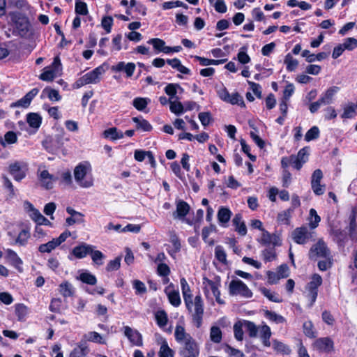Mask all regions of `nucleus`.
Listing matches in <instances>:
<instances>
[{"instance_id": "1", "label": "nucleus", "mask_w": 357, "mask_h": 357, "mask_svg": "<svg viewBox=\"0 0 357 357\" xmlns=\"http://www.w3.org/2000/svg\"><path fill=\"white\" fill-rule=\"evenodd\" d=\"M243 324H244V328L251 338L257 337L258 333H259L263 344L267 347L271 346V331L268 326L264 324L257 326L254 322L248 320H243Z\"/></svg>"}, {"instance_id": "2", "label": "nucleus", "mask_w": 357, "mask_h": 357, "mask_svg": "<svg viewBox=\"0 0 357 357\" xmlns=\"http://www.w3.org/2000/svg\"><path fill=\"white\" fill-rule=\"evenodd\" d=\"M74 176L75 181L82 188H89L93 185L91 166L88 162L80 163L75 167Z\"/></svg>"}, {"instance_id": "3", "label": "nucleus", "mask_w": 357, "mask_h": 357, "mask_svg": "<svg viewBox=\"0 0 357 357\" xmlns=\"http://www.w3.org/2000/svg\"><path fill=\"white\" fill-rule=\"evenodd\" d=\"M188 310L192 314V318L195 326L199 328L202 324L204 314V302L200 295L190 298L189 305H185Z\"/></svg>"}, {"instance_id": "4", "label": "nucleus", "mask_w": 357, "mask_h": 357, "mask_svg": "<svg viewBox=\"0 0 357 357\" xmlns=\"http://www.w3.org/2000/svg\"><path fill=\"white\" fill-rule=\"evenodd\" d=\"M105 73L103 66H100L79 78L73 84V89H79L89 84H97L100 81L101 76Z\"/></svg>"}, {"instance_id": "5", "label": "nucleus", "mask_w": 357, "mask_h": 357, "mask_svg": "<svg viewBox=\"0 0 357 357\" xmlns=\"http://www.w3.org/2000/svg\"><path fill=\"white\" fill-rule=\"evenodd\" d=\"M62 72V65L59 57H54L53 62L45 67L39 78L43 81L52 82L55 77L60 76Z\"/></svg>"}, {"instance_id": "6", "label": "nucleus", "mask_w": 357, "mask_h": 357, "mask_svg": "<svg viewBox=\"0 0 357 357\" xmlns=\"http://www.w3.org/2000/svg\"><path fill=\"white\" fill-rule=\"evenodd\" d=\"M204 291L206 298L210 296L211 292L213 296L215 298L216 301L220 304H223L224 301L220 298V291L219 288L220 287V281L217 279L211 280L207 278H203Z\"/></svg>"}, {"instance_id": "7", "label": "nucleus", "mask_w": 357, "mask_h": 357, "mask_svg": "<svg viewBox=\"0 0 357 357\" xmlns=\"http://www.w3.org/2000/svg\"><path fill=\"white\" fill-rule=\"evenodd\" d=\"M229 291L233 296L239 295L245 298H250L252 296L251 290L239 279H234L230 282Z\"/></svg>"}, {"instance_id": "8", "label": "nucleus", "mask_w": 357, "mask_h": 357, "mask_svg": "<svg viewBox=\"0 0 357 357\" xmlns=\"http://www.w3.org/2000/svg\"><path fill=\"white\" fill-rule=\"evenodd\" d=\"M8 171L15 181H20L26 175L28 165L24 162L16 161L9 165Z\"/></svg>"}, {"instance_id": "9", "label": "nucleus", "mask_w": 357, "mask_h": 357, "mask_svg": "<svg viewBox=\"0 0 357 357\" xmlns=\"http://www.w3.org/2000/svg\"><path fill=\"white\" fill-rule=\"evenodd\" d=\"M124 335L128 338L130 344L135 346L141 347L143 344V338L142 334L136 329L128 326L122 328Z\"/></svg>"}, {"instance_id": "10", "label": "nucleus", "mask_w": 357, "mask_h": 357, "mask_svg": "<svg viewBox=\"0 0 357 357\" xmlns=\"http://www.w3.org/2000/svg\"><path fill=\"white\" fill-rule=\"evenodd\" d=\"M258 242L264 245H273L280 246L282 245V240L278 234H271L268 231L263 230L260 238L257 240Z\"/></svg>"}, {"instance_id": "11", "label": "nucleus", "mask_w": 357, "mask_h": 357, "mask_svg": "<svg viewBox=\"0 0 357 357\" xmlns=\"http://www.w3.org/2000/svg\"><path fill=\"white\" fill-rule=\"evenodd\" d=\"M322 283V278L318 274H314L312 277L311 281L307 285L308 296L310 298V306H312L316 301L317 297V288Z\"/></svg>"}, {"instance_id": "12", "label": "nucleus", "mask_w": 357, "mask_h": 357, "mask_svg": "<svg viewBox=\"0 0 357 357\" xmlns=\"http://www.w3.org/2000/svg\"><path fill=\"white\" fill-rule=\"evenodd\" d=\"M331 255L325 243L320 240L314 244L310 250V257L311 259H317L318 257H327Z\"/></svg>"}, {"instance_id": "13", "label": "nucleus", "mask_w": 357, "mask_h": 357, "mask_svg": "<svg viewBox=\"0 0 357 357\" xmlns=\"http://www.w3.org/2000/svg\"><path fill=\"white\" fill-rule=\"evenodd\" d=\"M312 237V233L306 227H298L292 232V238L298 244L306 243Z\"/></svg>"}, {"instance_id": "14", "label": "nucleus", "mask_w": 357, "mask_h": 357, "mask_svg": "<svg viewBox=\"0 0 357 357\" xmlns=\"http://www.w3.org/2000/svg\"><path fill=\"white\" fill-rule=\"evenodd\" d=\"M179 354L181 357H199V345L195 340L188 342L183 345V347L180 350Z\"/></svg>"}, {"instance_id": "15", "label": "nucleus", "mask_w": 357, "mask_h": 357, "mask_svg": "<svg viewBox=\"0 0 357 357\" xmlns=\"http://www.w3.org/2000/svg\"><path fill=\"white\" fill-rule=\"evenodd\" d=\"M174 337L178 343L182 344L183 345L195 340L190 334L185 331L184 326L179 324L176 326Z\"/></svg>"}, {"instance_id": "16", "label": "nucleus", "mask_w": 357, "mask_h": 357, "mask_svg": "<svg viewBox=\"0 0 357 357\" xmlns=\"http://www.w3.org/2000/svg\"><path fill=\"white\" fill-rule=\"evenodd\" d=\"M165 293L166 294L171 305L174 307H178L181 305V299L179 291L178 289H175L172 284H170L165 289Z\"/></svg>"}, {"instance_id": "17", "label": "nucleus", "mask_w": 357, "mask_h": 357, "mask_svg": "<svg viewBox=\"0 0 357 357\" xmlns=\"http://www.w3.org/2000/svg\"><path fill=\"white\" fill-rule=\"evenodd\" d=\"M37 88L31 89L23 98L11 104L12 107L26 108L29 106L33 98L38 93Z\"/></svg>"}, {"instance_id": "18", "label": "nucleus", "mask_w": 357, "mask_h": 357, "mask_svg": "<svg viewBox=\"0 0 357 357\" xmlns=\"http://www.w3.org/2000/svg\"><path fill=\"white\" fill-rule=\"evenodd\" d=\"M135 64L132 62L126 63L123 61H120L116 65L112 66V70L114 72H125L128 77L133 75L135 70Z\"/></svg>"}, {"instance_id": "19", "label": "nucleus", "mask_w": 357, "mask_h": 357, "mask_svg": "<svg viewBox=\"0 0 357 357\" xmlns=\"http://www.w3.org/2000/svg\"><path fill=\"white\" fill-rule=\"evenodd\" d=\"M314 347L319 351L328 353L333 349V342L329 337H321L314 342Z\"/></svg>"}, {"instance_id": "20", "label": "nucleus", "mask_w": 357, "mask_h": 357, "mask_svg": "<svg viewBox=\"0 0 357 357\" xmlns=\"http://www.w3.org/2000/svg\"><path fill=\"white\" fill-rule=\"evenodd\" d=\"M39 172V180L42 183V185L46 189H51L53 187V183L56 181V178L53 175L50 174L48 171L43 169H38Z\"/></svg>"}, {"instance_id": "21", "label": "nucleus", "mask_w": 357, "mask_h": 357, "mask_svg": "<svg viewBox=\"0 0 357 357\" xmlns=\"http://www.w3.org/2000/svg\"><path fill=\"white\" fill-rule=\"evenodd\" d=\"M94 246L83 243L75 247L73 249L72 253L75 257L82 259L89 255L90 252H91Z\"/></svg>"}, {"instance_id": "22", "label": "nucleus", "mask_w": 357, "mask_h": 357, "mask_svg": "<svg viewBox=\"0 0 357 357\" xmlns=\"http://www.w3.org/2000/svg\"><path fill=\"white\" fill-rule=\"evenodd\" d=\"M339 91L340 88L338 86H333L328 88L319 98L321 102L324 105H330L333 103L334 97Z\"/></svg>"}, {"instance_id": "23", "label": "nucleus", "mask_w": 357, "mask_h": 357, "mask_svg": "<svg viewBox=\"0 0 357 357\" xmlns=\"http://www.w3.org/2000/svg\"><path fill=\"white\" fill-rule=\"evenodd\" d=\"M15 28L19 32V34L24 36L29 30V22L26 17H17L15 20Z\"/></svg>"}, {"instance_id": "24", "label": "nucleus", "mask_w": 357, "mask_h": 357, "mask_svg": "<svg viewBox=\"0 0 357 357\" xmlns=\"http://www.w3.org/2000/svg\"><path fill=\"white\" fill-rule=\"evenodd\" d=\"M66 211L71 215L70 217L67 218L66 220V222L68 225H73L75 223L84 222V215L82 213L76 211L70 207H68L66 208Z\"/></svg>"}, {"instance_id": "25", "label": "nucleus", "mask_w": 357, "mask_h": 357, "mask_svg": "<svg viewBox=\"0 0 357 357\" xmlns=\"http://www.w3.org/2000/svg\"><path fill=\"white\" fill-rule=\"evenodd\" d=\"M30 208H31L30 216L33 220H34L39 225H50V222L44 217L38 210L34 208L33 205L30 203H28Z\"/></svg>"}, {"instance_id": "26", "label": "nucleus", "mask_w": 357, "mask_h": 357, "mask_svg": "<svg viewBox=\"0 0 357 357\" xmlns=\"http://www.w3.org/2000/svg\"><path fill=\"white\" fill-rule=\"evenodd\" d=\"M190 211V206L184 201L180 200L176 202V210L174 213L175 218H184Z\"/></svg>"}, {"instance_id": "27", "label": "nucleus", "mask_w": 357, "mask_h": 357, "mask_svg": "<svg viewBox=\"0 0 357 357\" xmlns=\"http://www.w3.org/2000/svg\"><path fill=\"white\" fill-rule=\"evenodd\" d=\"M180 283L185 304L188 305L190 303V298L192 296L190 287L184 278H181Z\"/></svg>"}, {"instance_id": "28", "label": "nucleus", "mask_w": 357, "mask_h": 357, "mask_svg": "<svg viewBox=\"0 0 357 357\" xmlns=\"http://www.w3.org/2000/svg\"><path fill=\"white\" fill-rule=\"evenodd\" d=\"M148 43L152 45L155 50L168 54L169 47L165 45V42L163 40L158 38H151Z\"/></svg>"}, {"instance_id": "29", "label": "nucleus", "mask_w": 357, "mask_h": 357, "mask_svg": "<svg viewBox=\"0 0 357 357\" xmlns=\"http://www.w3.org/2000/svg\"><path fill=\"white\" fill-rule=\"evenodd\" d=\"M233 225L235 227V230L241 236H245L247 233V228L242 218L240 215H236L232 220Z\"/></svg>"}, {"instance_id": "30", "label": "nucleus", "mask_w": 357, "mask_h": 357, "mask_svg": "<svg viewBox=\"0 0 357 357\" xmlns=\"http://www.w3.org/2000/svg\"><path fill=\"white\" fill-rule=\"evenodd\" d=\"M155 321L160 328H164L168 323V315L164 310H159L154 314Z\"/></svg>"}, {"instance_id": "31", "label": "nucleus", "mask_w": 357, "mask_h": 357, "mask_svg": "<svg viewBox=\"0 0 357 357\" xmlns=\"http://www.w3.org/2000/svg\"><path fill=\"white\" fill-rule=\"evenodd\" d=\"M26 121L30 127L38 130L41 125L42 118L36 113H29L27 114Z\"/></svg>"}, {"instance_id": "32", "label": "nucleus", "mask_w": 357, "mask_h": 357, "mask_svg": "<svg viewBox=\"0 0 357 357\" xmlns=\"http://www.w3.org/2000/svg\"><path fill=\"white\" fill-rule=\"evenodd\" d=\"M17 142V134L13 131L6 132L3 137L0 136V143L5 144L6 146L13 145Z\"/></svg>"}, {"instance_id": "33", "label": "nucleus", "mask_w": 357, "mask_h": 357, "mask_svg": "<svg viewBox=\"0 0 357 357\" xmlns=\"http://www.w3.org/2000/svg\"><path fill=\"white\" fill-rule=\"evenodd\" d=\"M89 349L85 344L80 343L70 353V357H86Z\"/></svg>"}, {"instance_id": "34", "label": "nucleus", "mask_w": 357, "mask_h": 357, "mask_svg": "<svg viewBox=\"0 0 357 357\" xmlns=\"http://www.w3.org/2000/svg\"><path fill=\"white\" fill-rule=\"evenodd\" d=\"M159 357H174V351L169 347L166 340H162L158 351Z\"/></svg>"}, {"instance_id": "35", "label": "nucleus", "mask_w": 357, "mask_h": 357, "mask_svg": "<svg viewBox=\"0 0 357 357\" xmlns=\"http://www.w3.org/2000/svg\"><path fill=\"white\" fill-rule=\"evenodd\" d=\"M103 135L105 138L116 140L122 139L124 134L121 131L118 130L116 128H111L105 130L103 132Z\"/></svg>"}, {"instance_id": "36", "label": "nucleus", "mask_w": 357, "mask_h": 357, "mask_svg": "<svg viewBox=\"0 0 357 357\" xmlns=\"http://www.w3.org/2000/svg\"><path fill=\"white\" fill-rule=\"evenodd\" d=\"M84 338L87 340L98 344H105V340L103 339L102 335L97 332L91 331L84 335Z\"/></svg>"}, {"instance_id": "37", "label": "nucleus", "mask_w": 357, "mask_h": 357, "mask_svg": "<svg viewBox=\"0 0 357 357\" xmlns=\"http://www.w3.org/2000/svg\"><path fill=\"white\" fill-rule=\"evenodd\" d=\"M59 292L64 297H70L74 294V288L69 282L65 281L59 285Z\"/></svg>"}, {"instance_id": "38", "label": "nucleus", "mask_w": 357, "mask_h": 357, "mask_svg": "<svg viewBox=\"0 0 357 357\" xmlns=\"http://www.w3.org/2000/svg\"><path fill=\"white\" fill-rule=\"evenodd\" d=\"M259 291L264 296H266L271 301L280 303L282 301L280 296L277 293L271 291L270 289H268L265 287H261L259 289Z\"/></svg>"}, {"instance_id": "39", "label": "nucleus", "mask_w": 357, "mask_h": 357, "mask_svg": "<svg viewBox=\"0 0 357 357\" xmlns=\"http://www.w3.org/2000/svg\"><path fill=\"white\" fill-rule=\"evenodd\" d=\"M231 212L227 208L222 207L218 212V219L221 224L227 223L231 218Z\"/></svg>"}, {"instance_id": "40", "label": "nucleus", "mask_w": 357, "mask_h": 357, "mask_svg": "<svg viewBox=\"0 0 357 357\" xmlns=\"http://www.w3.org/2000/svg\"><path fill=\"white\" fill-rule=\"evenodd\" d=\"M222 339V333L218 326H213L210 329V340L214 343H220Z\"/></svg>"}, {"instance_id": "41", "label": "nucleus", "mask_w": 357, "mask_h": 357, "mask_svg": "<svg viewBox=\"0 0 357 357\" xmlns=\"http://www.w3.org/2000/svg\"><path fill=\"white\" fill-rule=\"evenodd\" d=\"M7 255H8V258L10 260V261L11 262V264L15 268H17V269L20 270L21 268V266L22 264V261L19 257L17 254L12 250H8Z\"/></svg>"}, {"instance_id": "42", "label": "nucleus", "mask_w": 357, "mask_h": 357, "mask_svg": "<svg viewBox=\"0 0 357 357\" xmlns=\"http://www.w3.org/2000/svg\"><path fill=\"white\" fill-rule=\"evenodd\" d=\"M356 114V106L354 103H348L343 107V113L341 115L342 119H351Z\"/></svg>"}, {"instance_id": "43", "label": "nucleus", "mask_w": 357, "mask_h": 357, "mask_svg": "<svg viewBox=\"0 0 357 357\" xmlns=\"http://www.w3.org/2000/svg\"><path fill=\"white\" fill-rule=\"evenodd\" d=\"M309 226L311 229H314L318 227L321 221L320 217L318 215L317 211L314 208L310 210V217L308 218Z\"/></svg>"}, {"instance_id": "44", "label": "nucleus", "mask_w": 357, "mask_h": 357, "mask_svg": "<svg viewBox=\"0 0 357 357\" xmlns=\"http://www.w3.org/2000/svg\"><path fill=\"white\" fill-rule=\"evenodd\" d=\"M151 102L149 98H136L132 101V105L139 111H143Z\"/></svg>"}, {"instance_id": "45", "label": "nucleus", "mask_w": 357, "mask_h": 357, "mask_svg": "<svg viewBox=\"0 0 357 357\" xmlns=\"http://www.w3.org/2000/svg\"><path fill=\"white\" fill-rule=\"evenodd\" d=\"M78 279L79 280H81L82 282L88 284H91V285H94L97 282V279H96V276L89 272L82 273L79 275Z\"/></svg>"}, {"instance_id": "46", "label": "nucleus", "mask_w": 357, "mask_h": 357, "mask_svg": "<svg viewBox=\"0 0 357 357\" xmlns=\"http://www.w3.org/2000/svg\"><path fill=\"white\" fill-rule=\"evenodd\" d=\"M15 309L17 319L23 321L28 314V307L22 303H18L15 305Z\"/></svg>"}, {"instance_id": "47", "label": "nucleus", "mask_w": 357, "mask_h": 357, "mask_svg": "<svg viewBox=\"0 0 357 357\" xmlns=\"http://www.w3.org/2000/svg\"><path fill=\"white\" fill-rule=\"evenodd\" d=\"M292 213V208H288L285 211L279 213L277 217L278 222H279L281 224L288 225Z\"/></svg>"}, {"instance_id": "48", "label": "nucleus", "mask_w": 357, "mask_h": 357, "mask_svg": "<svg viewBox=\"0 0 357 357\" xmlns=\"http://www.w3.org/2000/svg\"><path fill=\"white\" fill-rule=\"evenodd\" d=\"M169 109L172 113L178 115L183 112V106L177 98L169 100Z\"/></svg>"}, {"instance_id": "49", "label": "nucleus", "mask_w": 357, "mask_h": 357, "mask_svg": "<svg viewBox=\"0 0 357 357\" xmlns=\"http://www.w3.org/2000/svg\"><path fill=\"white\" fill-rule=\"evenodd\" d=\"M243 320L236 322L234 325V337L238 341H242L243 340V331L244 324H243Z\"/></svg>"}, {"instance_id": "50", "label": "nucleus", "mask_w": 357, "mask_h": 357, "mask_svg": "<svg viewBox=\"0 0 357 357\" xmlns=\"http://www.w3.org/2000/svg\"><path fill=\"white\" fill-rule=\"evenodd\" d=\"M284 63L286 65V68L288 71H294L298 65V61L294 59L290 54H287L285 56Z\"/></svg>"}, {"instance_id": "51", "label": "nucleus", "mask_w": 357, "mask_h": 357, "mask_svg": "<svg viewBox=\"0 0 357 357\" xmlns=\"http://www.w3.org/2000/svg\"><path fill=\"white\" fill-rule=\"evenodd\" d=\"M177 89L182 90L181 87L178 84H169L165 88V91L170 98L169 100L177 98L176 94Z\"/></svg>"}, {"instance_id": "52", "label": "nucleus", "mask_w": 357, "mask_h": 357, "mask_svg": "<svg viewBox=\"0 0 357 357\" xmlns=\"http://www.w3.org/2000/svg\"><path fill=\"white\" fill-rule=\"evenodd\" d=\"M43 94H45L52 101H59L61 99L59 91L50 87L45 88L43 91Z\"/></svg>"}, {"instance_id": "53", "label": "nucleus", "mask_w": 357, "mask_h": 357, "mask_svg": "<svg viewBox=\"0 0 357 357\" xmlns=\"http://www.w3.org/2000/svg\"><path fill=\"white\" fill-rule=\"evenodd\" d=\"M30 237V233L26 229H22L17 235L15 239V243L24 246L27 243L28 239Z\"/></svg>"}, {"instance_id": "54", "label": "nucleus", "mask_w": 357, "mask_h": 357, "mask_svg": "<svg viewBox=\"0 0 357 357\" xmlns=\"http://www.w3.org/2000/svg\"><path fill=\"white\" fill-rule=\"evenodd\" d=\"M132 121L137 124V129H141L144 131H151L152 129L151 125L144 119L134 117Z\"/></svg>"}, {"instance_id": "55", "label": "nucleus", "mask_w": 357, "mask_h": 357, "mask_svg": "<svg viewBox=\"0 0 357 357\" xmlns=\"http://www.w3.org/2000/svg\"><path fill=\"white\" fill-rule=\"evenodd\" d=\"M227 103H230L231 105H238L241 107H245V103L242 96L237 92L233 93L232 94L229 95V98H227Z\"/></svg>"}, {"instance_id": "56", "label": "nucleus", "mask_w": 357, "mask_h": 357, "mask_svg": "<svg viewBox=\"0 0 357 357\" xmlns=\"http://www.w3.org/2000/svg\"><path fill=\"white\" fill-rule=\"evenodd\" d=\"M215 230L214 225H210L209 227H205L202 229V235L204 241L208 245H212L214 243L213 240L208 238L209 234Z\"/></svg>"}, {"instance_id": "57", "label": "nucleus", "mask_w": 357, "mask_h": 357, "mask_svg": "<svg viewBox=\"0 0 357 357\" xmlns=\"http://www.w3.org/2000/svg\"><path fill=\"white\" fill-rule=\"evenodd\" d=\"M215 257L221 263L227 264V254L224 248L220 245H217L215 248Z\"/></svg>"}, {"instance_id": "58", "label": "nucleus", "mask_w": 357, "mask_h": 357, "mask_svg": "<svg viewBox=\"0 0 357 357\" xmlns=\"http://www.w3.org/2000/svg\"><path fill=\"white\" fill-rule=\"evenodd\" d=\"M56 247H58V246L53 238L52 241H50L46 243L41 244L38 247V250L41 253H50L53 250H54Z\"/></svg>"}, {"instance_id": "59", "label": "nucleus", "mask_w": 357, "mask_h": 357, "mask_svg": "<svg viewBox=\"0 0 357 357\" xmlns=\"http://www.w3.org/2000/svg\"><path fill=\"white\" fill-rule=\"evenodd\" d=\"M273 347L277 352H280L283 354H289L291 352L289 347L278 340H273Z\"/></svg>"}, {"instance_id": "60", "label": "nucleus", "mask_w": 357, "mask_h": 357, "mask_svg": "<svg viewBox=\"0 0 357 357\" xmlns=\"http://www.w3.org/2000/svg\"><path fill=\"white\" fill-rule=\"evenodd\" d=\"M89 255L91 257L92 261L97 265L100 266L103 264L102 259H104V255L99 250H94L90 252Z\"/></svg>"}, {"instance_id": "61", "label": "nucleus", "mask_w": 357, "mask_h": 357, "mask_svg": "<svg viewBox=\"0 0 357 357\" xmlns=\"http://www.w3.org/2000/svg\"><path fill=\"white\" fill-rule=\"evenodd\" d=\"M319 136V130L318 127L313 126L305 134V140L306 142H310L313 139H316Z\"/></svg>"}, {"instance_id": "62", "label": "nucleus", "mask_w": 357, "mask_h": 357, "mask_svg": "<svg viewBox=\"0 0 357 357\" xmlns=\"http://www.w3.org/2000/svg\"><path fill=\"white\" fill-rule=\"evenodd\" d=\"M132 287L135 290V294L137 295H142L146 292V287L144 283L139 280L132 281Z\"/></svg>"}, {"instance_id": "63", "label": "nucleus", "mask_w": 357, "mask_h": 357, "mask_svg": "<svg viewBox=\"0 0 357 357\" xmlns=\"http://www.w3.org/2000/svg\"><path fill=\"white\" fill-rule=\"evenodd\" d=\"M262 257L265 261H271L275 259L276 253L274 248H266L262 251Z\"/></svg>"}, {"instance_id": "64", "label": "nucleus", "mask_w": 357, "mask_h": 357, "mask_svg": "<svg viewBox=\"0 0 357 357\" xmlns=\"http://www.w3.org/2000/svg\"><path fill=\"white\" fill-rule=\"evenodd\" d=\"M303 332L306 336L309 337H315V331H314V326L310 321H305L303 326Z\"/></svg>"}]
</instances>
